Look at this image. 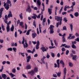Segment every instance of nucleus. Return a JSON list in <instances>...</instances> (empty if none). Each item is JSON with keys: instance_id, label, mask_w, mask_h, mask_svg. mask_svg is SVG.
Masks as SVG:
<instances>
[{"instance_id": "obj_1", "label": "nucleus", "mask_w": 79, "mask_h": 79, "mask_svg": "<svg viewBox=\"0 0 79 79\" xmlns=\"http://www.w3.org/2000/svg\"><path fill=\"white\" fill-rule=\"evenodd\" d=\"M55 20H56L57 21H59L58 23H56V27H58L59 25H61V23H62V17L55 16Z\"/></svg>"}, {"instance_id": "obj_2", "label": "nucleus", "mask_w": 79, "mask_h": 79, "mask_svg": "<svg viewBox=\"0 0 79 79\" xmlns=\"http://www.w3.org/2000/svg\"><path fill=\"white\" fill-rule=\"evenodd\" d=\"M36 72H38V68L37 67L35 68L34 70H32L31 71L28 72V74H30L31 76H34V73Z\"/></svg>"}, {"instance_id": "obj_3", "label": "nucleus", "mask_w": 79, "mask_h": 79, "mask_svg": "<svg viewBox=\"0 0 79 79\" xmlns=\"http://www.w3.org/2000/svg\"><path fill=\"white\" fill-rule=\"evenodd\" d=\"M72 5L70 7V8H72V9H70L69 10H68L67 11V13H71V12H73L74 11V6H75V5H76V3H75V2H72Z\"/></svg>"}, {"instance_id": "obj_4", "label": "nucleus", "mask_w": 79, "mask_h": 79, "mask_svg": "<svg viewBox=\"0 0 79 79\" xmlns=\"http://www.w3.org/2000/svg\"><path fill=\"white\" fill-rule=\"evenodd\" d=\"M54 27H55V26L52 25H51L50 26V27L48 29H50V31H49L50 34H52L54 33V31H53V28H54Z\"/></svg>"}, {"instance_id": "obj_5", "label": "nucleus", "mask_w": 79, "mask_h": 79, "mask_svg": "<svg viewBox=\"0 0 79 79\" xmlns=\"http://www.w3.org/2000/svg\"><path fill=\"white\" fill-rule=\"evenodd\" d=\"M56 63H56L54 64V65H55L54 68H57V67H58V68H60V64L59 59H58L57 60Z\"/></svg>"}, {"instance_id": "obj_6", "label": "nucleus", "mask_w": 79, "mask_h": 79, "mask_svg": "<svg viewBox=\"0 0 79 79\" xmlns=\"http://www.w3.org/2000/svg\"><path fill=\"white\" fill-rule=\"evenodd\" d=\"M40 50H41L43 52H47V50H48V48L47 47L45 48V47H43L40 48Z\"/></svg>"}, {"instance_id": "obj_7", "label": "nucleus", "mask_w": 79, "mask_h": 79, "mask_svg": "<svg viewBox=\"0 0 79 79\" xmlns=\"http://www.w3.org/2000/svg\"><path fill=\"white\" fill-rule=\"evenodd\" d=\"M71 56L72 57V59L73 60H75L76 61L77 60L76 58H77V55H73V54L72 53L71 54Z\"/></svg>"}, {"instance_id": "obj_8", "label": "nucleus", "mask_w": 79, "mask_h": 79, "mask_svg": "<svg viewBox=\"0 0 79 79\" xmlns=\"http://www.w3.org/2000/svg\"><path fill=\"white\" fill-rule=\"evenodd\" d=\"M63 73H64V76L63 79H65V78L66 77V76H65V75H66V73H67L66 68H64L63 70Z\"/></svg>"}, {"instance_id": "obj_9", "label": "nucleus", "mask_w": 79, "mask_h": 79, "mask_svg": "<svg viewBox=\"0 0 79 79\" xmlns=\"http://www.w3.org/2000/svg\"><path fill=\"white\" fill-rule=\"evenodd\" d=\"M36 5L37 6H38L39 8H40V5H41V2L40 0H37Z\"/></svg>"}, {"instance_id": "obj_10", "label": "nucleus", "mask_w": 79, "mask_h": 79, "mask_svg": "<svg viewBox=\"0 0 79 79\" xmlns=\"http://www.w3.org/2000/svg\"><path fill=\"white\" fill-rule=\"evenodd\" d=\"M26 11H28L29 13L31 12V6L28 5L27 9L26 10Z\"/></svg>"}, {"instance_id": "obj_11", "label": "nucleus", "mask_w": 79, "mask_h": 79, "mask_svg": "<svg viewBox=\"0 0 79 79\" xmlns=\"http://www.w3.org/2000/svg\"><path fill=\"white\" fill-rule=\"evenodd\" d=\"M60 64H61L62 65V67L63 68H64V66H65L64 64V61H63V60H60Z\"/></svg>"}, {"instance_id": "obj_12", "label": "nucleus", "mask_w": 79, "mask_h": 79, "mask_svg": "<svg viewBox=\"0 0 79 79\" xmlns=\"http://www.w3.org/2000/svg\"><path fill=\"white\" fill-rule=\"evenodd\" d=\"M37 33H32L31 34V36L33 39L35 38V37L37 36Z\"/></svg>"}, {"instance_id": "obj_13", "label": "nucleus", "mask_w": 79, "mask_h": 79, "mask_svg": "<svg viewBox=\"0 0 79 79\" xmlns=\"http://www.w3.org/2000/svg\"><path fill=\"white\" fill-rule=\"evenodd\" d=\"M31 68H32L31 65H28L25 68L26 69L28 70L29 69H31Z\"/></svg>"}, {"instance_id": "obj_14", "label": "nucleus", "mask_w": 79, "mask_h": 79, "mask_svg": "<svg viewBox=\"0 0 79 79\" xmlns=\"http://www.w3.org/2000/svg\"><path fill=\"white\" fill-rule=\"evenodd\" d=\"M8 17L9 18H10V17H13V15H12V13H11V11H10L9 14L8 15Z\"/></svg>"}, {"instance_id": "obj_15", "label": "nucleus", "mask_w": 79, "mask_h": 79, "mask_svg": "<svg viewBox=\"0 0 79 79\" xmlns=\"http://www.w3.org/2000/svg\"><path fill=\"white\" fill-rule=\"evenodd\" d=\"M6 4L7 5L8 4L9 5L10 4V6L11 7V1H10V0H7V2H6Z\"/></svg>"}, {"instance_id": "obj_16", "label": "nucleus", "mask_w": 79, "mask_h": 79, "mask_svg": "<svg viewBox=\"0 0 79 79\" xmlns=\"http://www.w3.org/2000/svg\"><path fill=\"white\" fill-rule=\"evenodd\" d=\"M27 63H28V62H29L30 61V59H31V56H29L27 57Z\"/></svg>"}, {"instance_id": "obj_17", "label": "nucleus", "mask_w": 79, "mask_h": 79, "mask_svg": "<svg viewBox=\"0 0 79 79\" xmlns=\"http://www.w3.org/2000/svg\"><path fill=\"white\" fill-rule=\"evenodd\" d=\"M33 15H34V16H31V18L33 19H36V18H37V15H36V14H33Z\"/></svg>"}, {"instance_id": "obj_18", "label": "nucleus", "mask_w": 79, "mask_h": 79, "mask_svg": "<svg viewBox=\"0 0 79 79\" xmlns=\"http://www.w3.org/2000/svg\"><path fill=\"white\" fill-rule=\"evenodd\" d=\"M56 73L57 74L58 77H60V76H61V72H58V73L56 72Z\"/></svg>"}, {"instance_id": "obj_19", "label": "nucleus", "mask_w": 79, "mask_h": 79, "mask_svg": "<svg viewBox=\"0 0 79 79\" xmlns=\"http://www.w3.org/2000/svg\"><path fill=\"white\" fill-rule=\"evenodd\" d=\"M31 31H32V30L31 29L28 30L27 32L26 35H29V34H30V32H31Z\"/></svg>"}, {"instance_id": "obj_20", "label": "nucleus", "mask_w": 79, "mask_h": 79, "mask_svg": "<svg viewBox=\"0 0 79 79\" xmlns=\"http://www.w3.org/2000/svg\"><path fill=\"white\" fill-rule=\"evenodd\" d=\"M9 6H10L9 4H7L6 6L5 7V9H6V10H8V9L10 8Z\"/></svg>"}, {"instance_id": "obj_21", "label": "nucleus", "mask_w": 79, "mask_h": 79, "mask_svg": "<svg viewBox=\"0 0 79 79\" xmlns=\"http://www.w3.org/2000/svg\"><path fill=\"white\" fill-rule=\"evenodd\" d=\"M48 12L49 13V15H51L52 14V9L48 8Z\"/></svg>"}, {"instance_id": "obj_22", "label": "nucleus", "mask_w": 79, "mask_h": 79, "mask_svg": "<svg viewBox=\"0 0 79 79\" xmlns=\"http://www.w3.org/2000/svg\"><path fill=\"white\" fill-rule=\"evenodd\" d=\"M14 27H14V26H13V25H12V27L10 28V30L11 32H13L14 31V29H15Z\"/></svg>"}, {"instance_id": "obj_23", "label": "nucleus", "mask_w": 79, "mask_h": 79, "mask_svg": "<svg viewBox=\"0 0 79 79\" xmlns=\"http://www.w3.org/2000/svg\"><path fill=\"white\" fill-rule=\"evenodd\" d=\"M70 29H71V31L73 32V23H71L70 24Z\"/></svg>"}, {"instance_id": "obj_24", "label": "nucleus", "mask_w": 79, "mask_h": 79, "mask_svg": "<svg viewBox=\"0 0 79 79\" xmlns=\"http://www.w3.org/2000/svg\"><path fill=\"white\" fill-rule=\"evenodd\" d=\"M6 29L7 31V32H8L9 31H10V26H7V27H6Z\"/></svg>"}, {"instance_id": "obj_25", "label": "nucleus", "mask_w": 79, "mask_h": 79, "mask_svg": "<svg viewBox=\"0 0 79 79\" xmlns=\"http://www.w3.org/2000/svg\"><path fill=\"white\" fill-rule=\"evenodd\" d=\"M74 15L75 17H77L79 16V13L78 12H76L74 13Z\"/></svg>"}, {"instance_id": "obj_26", "label": "nucleus", "mask_w": 79, "mask_h": 79, "mask_svg": "<svg viewBox=\"0 0 79 79\" xmlns=\"http://www.w3.org/2000/svg\"><path fill=\"white\" fill-rule=\"evenodd\" d=\"M9 75L11 76V77L12 78L14 77V76H15V75L13 74L12 73H9Z\"/></svg>"}, {"instance_id": "obj_27", "label": "nucleus", "mask_w": 79, "mask_h": 79, "mask_svg": "<svg viewBox=\"0 0 79 79\" xmlns=\"http://www.w3.org/2000/svg\"><path fill=\"white\" fill-rule=\"evenodd\" d=\"M42 6H43V9L42 10V9H41L42 11H44V10H45V5H44V3H42Z\"/></svg>"}, {"instance_id": "obj_28", "label": "nucleus", "mask_w": 79, "mask_h": 79, "mask_svg": "<svg viewBox=\"0 0 79 79\" xmlns=\"http://www.w3.org/2000/svg\"><path fill=\"white\" fill-rule=\"evenodd\" d=\"M20 18L21 19H23V13H21L19 15Z\"/></svg>"}, {"instance_id": "obj_29", "label": "nucleus", "mask_w": 79, "mask_h": 79, "mask_svg": "<svg viewBox=\"0 0 79 79\" xmlns=\"http://www.w3.org/2000/svg\"><path fill=\"white\" fill-rule=\"evenodd\" d=\"M72 48H74V49L77 48L76 46L74 44H72Z\"/></svg>"}, {"instance_id": "obj_30", "label": "nucleus", "mask_w": 79, "mask_h": 79, "mask_svg": "<svg viewBox=\"0 0 79 79\" xmlns=\"http://www.w3.org/2000/svg\"><path fill=\"white\" fill-rule=\"evenodd\" d=\"M1 26H2V31H4L5 30V28L4 27H5V26H4V25H3V24H2Z\"/></svg>"}, {"instance_id": "obj_31", "label": "nucleus", "mask_w": 79, "mask_h": 79, "mask_svg": "<svg viewBox=\"0 0 79 79\" xmlns=\"http://www.w3.org/2000/svg\"><path fill=\"white\" fill-rule=\"evenodd\" d=\"M69 66L70 67H73V64L71 62H69Z\"/></svg>"}, {"instance_id": "obj_32", "label": "nucleus", "mask_w": 79, "mask_h": 79, "mask_svg": "<svg viewBox=\"0 0 79 79\" xmlns=\"http://www.w3.org/2000/svg\"><path fill=\"white\" fill-rule=\"evenodd\" d=\"M63 31H67V28H66V27L65 26H64L63 27Z\"/></svg>"}, {"instance_id": "obj_33", "label": "nucleus", "mask_w": 79, "mask_h": 79, "mask_svg": "<svg viewBox=\"0 0 79 79\" xmlns=\"http://www.w3.org/2000/svg\"><path fill=\"white\" fill-rule=\"evenodd\" d=\"M51 55L52 56V57H55V54L54 53H53V52H51Z\"/></svg>"}, {"instance_id": "obj_34", "label": "nucleus", "mask_w": 79, "mask_h": 79, "mask_svg": "<svg viewBox=\"0 0 79 79\" xmlns=\"http://www.w3.org/2000/svg\"><path fill=\"white\" fill-rule=\"evenodd\" d=\"M2 78H4L5 77H6V74H2Z\"/></svg>"}, {"instance_id": "obj_35", "label": "nucleus", "mask_w": 79, "mask_h": 79, "mask_svg": "<svg viewBox=\"0 0 79 79\" xmlns=\"http://www.w3.org/2000/svg\"><path fill=\"white\" fill-rule=\"evenodd\" d=\"M62 42H66V40H65L64 37H62Z\"/></svg>"}, {"instance_id": "obj_36", "label": "nucleus", "mask_w": 79, "mask_h": 79, "mask_svg": "<svg viewBox=\"0 0 79 79\" xmlns=\"http://www.w3.org/2000/svg\"><path fill=\"white\" fill-rule=\"evenodd\" d=\"M67 19V18H66V17H64V21H65V23H67L68 21V20Z\"/></svg>"}, {"instance_id": "obj_37", "label": "nucleus", "mask_w": 79, "mask_h": 79, "mask_svg": "<svg viewBox=\"0 0 79 79\" xmlns=\"http://www.w3.org/2000/svg\"><path fill=\"white\" fill-rule=\"evenodd\" d=\"M23 40L22 44H24V42H25V39H24V37H23Z\"/></svg>"}, {"instance_id": "obj_38", "label": "nucleus", "mask_w": 79, "mask_h": 79, "mask_svg": "<svg viewBox=\"0 0 79 79\" xmlns=\"http://www.w3.org/2000/svg\"><path fill=\"white\" fill-rule=\"evenodd\" d=\"M72 36V34H69V36L67 37V39L69 40V39H71L70 38H71V37Z\"/></svg>"}, {"instance_id": "obj_39", "label": "nucleus", "mask_w": 79, "mask_h": 79, "mask_svg": "<svg viewBox=\"0 0 79 79\" xmlns=\"http://www.w3.org/2000/svg\"><path fill=\"white\" fill-rule=\"evenodd\" d=\"M7 50L8 51H10V52H11L13 50V49L11 48H10L7 49Z\"/></svg>"}, {"instance_id": "obj_40", "label": "nucleus", "mask_w": 79, "mask_h": 79, "mask_svg": "<svg viewBox=\"0 0 79 79\" xmlns=\"http://www.w3.org/2000/svg\"><path fill=\"white\" fill-rule=\"evenodd\" d=\"M33 24L35 27H36V23H35V21H34L33 22Z\"/></svg>"}, {"instance_id": "obj_41", "label": "nucleus", "mask_w": 79, "mask_h": 79, "mask_svg": "<svg viewBox=\"0 0 79 79\" xmlns=\"http://www.w3.org/2000/svg\"><path fill=\"white\" fill-rule=\"evenodd\" d=\"M70 47H71L70 45H66L65 46V48H69Z\"/></svg>"}, {"instance_id": "obj_42", "label": "nucleus", "mask_w": 79, "mask_h": 79, "mask_svg": "<svg viewBox=\"0 0 79 79\" xmlns=\"http://www.w3.org/2000/svg\"><path fill=\"white\" fill-rule=\"evenodd\" d=\"M54 42L55 44V46H57V45H58V43H57L56 40H54Z\"/></svg>"}, {"instance_id": "obj_43", "label": "nucleus", "mask_w": 79, "mask_h": 79, "mask_svg": "<svg viewBox=\"0 0 79 79\" xmlns=\"http://www.w3.org/2000/svg\"><path fill=\"white\" fill-rule=\"evenodd\" d=\"M69 53V50H67L65 54L66 55H68Z\"/></svg>"}, {"instance_id": "obj_44", "label": "nucleus", "mask_w": 79, "mask_h": 79, "mask_svg": "<svg viewBox=\"0 0 79 79\" xmlns=\"http://www.w3.org/2000/svg\"><path fill=\"white\" fill-rule=\"evenodd\" d=\"M23 47L24 48H27L28 46L27 45H26L25 44H23Z\"/></svg>"}, {"instance_id": "obj_45", "label": "nucleus", "mask_w": 79, "mask_h": 79, "mask_svg": "<svg viewBox=\"0 0 79 79\" xmlns=\"http://www.w3.org/2000/svg\"><path fill=\"white\" fill-rule=\"evenodd\" d=\"M49 48L50 49H52V48H55V46H49Z\"/></svg>"}, {"instance_id": "obj_46", "label": "nucleus", "mask_w": 79, "mask_h": 79, "mask_svg": "<svg viewBox=\"0 0 79 79\" xmlns=\"http://www.w3.org/2000/svg\"><path fill=\"white\" fill-rule=\"evenodd\" d=\"M13 50L14 51V52H16V48H13Z\"/></svg>"}, {"instance_id": "obj_47", "label": "nucleus", "mask_w": 79, "mask_h": 79, "mask_svg": "<svg viewBox=\"0 0 79 79\" xmlns=\"http://www.w3.org/2000/svg\"><path fill=\"white\" fill-rule=\"evenodd\" d=\"M74 38H75V36L74 35L72 36H71V38L69 39V40H70L71 39H74Z\"/></svg>"}, {"instance_id": "obj_48", "label": "nucleus", "mask_w": 79, "mask_h": 79, "mask_svg": "<svg viewBox=\"0 0 79 79\" xmlns=\"http://www.w3.org/2000/svg\"><path fill=\"white\" fill-rule=\"evenodd\" d=\"M72 45H74V44H76V41H72Z\"/></svg>"}, {"instance_id": "obj_49", "label": "nucleus", "mask_w": 79, "mask_h": 79, "mask_svg": "<svg viewBox=\"0 0 79 79\" xmlns=\"http://www.w3.org/2000/svg\"><path fill=\"white\" fill-rule=\"evenodd\" d=\"M12 73H16V69H13L12 70Z\"/></svg>"}, {"instance_id": "obj_50", "label": "nucleus", "mask_w": 79, "mask_h": 79, "mask_svg": "<svg viewBox=\"0 0 79 79\" xmlns=\"http://www.w3.org/2000/svg\"><path fill=\"white\" fill-rule=\"evenodd\" d=\"M25 53L23 52V53H22V52H20V54L23 57H24V54H25Z\"/></svg>"}, {"instance_id": "obj_51", "label": "nucleus", "mask_w": 79, "mask_h": 79, "mask_svg": "<svg viewBox=\"0 0 79 79\" xmlns=\"http://www.w3.org/2000/svg\"><path fill=\"white\" fill-rule=\"evenodd\" d=\"M61 50L62 52H65V51L66 50H65V48H64L62 47V48H61Z\"/></svg>"}, {"instance_id": "obj_52", "label": "nucleus", "mask_w": 79, "mask_h": 79, "mask_svg": "<svg viewBox=\"0 0 79 79\" xmlns=\"http://www.w3.org/2000/svg\"><path fill=\"white\" fill-rule=\"evenodd\" d=\"M19 25L20 26H22L23 25V22H21L19 23Z\"/></svg>"}, {"instance_id": "obj_53", "label": "nucleus", "mask_w": 79, "mask_h": 79, "mask_svg": "<svg viewBox=\"0 0 79 79\" xmlns=\"http://www.w3.org/2000/svg\"><path fill=\"white\" fill-rule=\"evenodd\" d=\"M66 14H67V12H63L62 13V15H66Z\"/></svg>"}, {"instance_id": "obj_54", "label": "nucleus", "mask_w": 79, "mask_h": 79, "mask_svg": "<svg viewBox=\"0 0 79 79\" xmlns=\"http://www.w3.org/2000/svg\"><path fill=\"white\" fill-rule=\"evenodd\" d=\"M36 44L37 45H40V42L38 40L36 43Z\"/></svg>"}, {"instance_id": "obj_55", "label": "nucleus", "mask_w": 79, "mask_h": 79, "mask_svg": "<svg viewBox=\"0 0 79 79\" xmlns=\"http://www.w3.org/2000/svg\"><path fill=\"white\" fill-rule=\"evenodd\" d=\"M50 56H49V55L48 54V53H47V55L46 56V57L47 58H50Z\"/></svg>"}, {"instance_id": "obj_56", "label": "nucleus", "mask_w": 79, "mask_h": 79, "mask_svg": "<svg viewBox=\"0 0 79 79\" xmlns=\"http://www.w3.org/2000/svg\"><path fill=\"white\" fill-rule=\"evenodd\" d=\"M3 70V66H2L1 69H0V72H2Z\"/></svg>"}, {"instance_id": "obj_57", "label": "nucleus", "mask_w": 79, "mask_h": 79, "mask_svg": "<svg viewBox=\"0 0 79 79\" xmlns=\"http://www.w3.org/2000/svg\"><path fill=\"white\" fill-rule=\"evenodd\" d=\"M5 18L6 20H8V16H7V15H5Z\"/></svg>"}, {"instance_id": "obj_58", "label": "nucleus", "mask_w": 79, "mask_h": 79, "mask_svg": "<svg viewBox=\"0 0 79 79\" xmlns=\"http://www.w3.org/2000/svg\"><path fill=\"white\" fill-rule=\"evenodd\" d=\"M3 11V8H1L0 9V13H2V11Z\"/></svg>"}, {"instance_id": "obj_59", "label": "nucleus", "mask_w": 79, "mask_h": 79, "mask_svg": "<svg viewBox=\"0 0 79 79\" xmlns=\"http://www.w3.org/2000/svg\"><path fill=\"white\" fill-rule=\"evenodd\" d=\"M40 15H41V14H40L38 16L37 15L36 18L38 19L40 18Z\"/></svg>"}, {"instance_id": "obj_60", "label": "nucleus", "mask_w": 79, "mask_h": 79, "mask_svg": "<svg viewBox=\"0 0 79 79\" xmlns=\"http://www.w3.org/2000/svg\"><path fill=\"white\" fill-rule=\"evenodd\" d=\"M66 44H62L60 47H65L66 46Z\"/></svg>"}, {"instance_id": "obj_61", "label": "nucleus", "mask_w": 79, "mask_h": 79, "mask_svg": "<svg viewBox=\"0 0 79 79\" xmlns=\"http://www.w3.org/2000/svg\"><path fill=\"white\" fill-rule=\"evenodd\" d=\"M39 45H36V50H38L39 48Z\"/></svg>"}, {"instance_id": "obj_62", "label": "nucleus", "mask_w": 79, "mask_h": 79, "mask_svg": "<svg viewBox=\"0 0 79 79\" xmlns=\"http://www.w3.org/2000/svg\"><path fill=\"white\" fill-rule=\"evenodd\" d=\"M75 41H77V42H79V37H77V39H75Z\"/></svg>"}, {"instance_id": "obj_63", "label": "nucleus", "mask_w": 79, "mask_h": 79, "mask_svg": "<svg viewBox=\"0 0 79 79\" xmlns=\"http://www.w3.org/2000/svg\"><path fill=\"white\" fill-rule=\"evenodd\" d=\"M15 37H17V31H15Z\"/></svg>"}, {"instance_id": "obj_64", "label": "nucleus", "mask_w": 79, "mask_h": 79, "mask_svg": "<svg viewBox=\"0 0 79 79\" xmlns=\"http://www.w3.org/2000/svg\"><path fill=\"white\" fill-rule=\"evenodd\" d=\"M53 76L54 77H57V75H56V74H53Z\"/></svg>"}]
</instances>
